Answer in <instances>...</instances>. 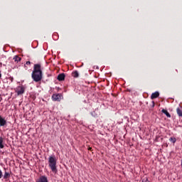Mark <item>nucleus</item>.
Here are the masks:
<instances>
[{
    "label": "nucleus",
    "instance_id": "obj_13",
    "mask_svg": "<svg viewBox=\"0 0 182 182\" xmlns=\"http://www.w3.org/2000/svg\"><path fill=\"white\" fill-rule=\"evenodd\" d=\"M73 77H79V72L77 70H75L72 73Z\"/></svg>",
    "mask_w": 182,
    "mask_h": 182
},
{
    "label": "nucleus",
    "instance_id": "obj_16",
    "mask_svg": "<svg viewBox=\"0 0 182 182\" xmlns=\"http://www.w3.org/2000/svg\"><path fill=\"white\" fill-rule=\"evenodd\" d=\"M26 65H27V66H31V61H27V62L26 63V65H24V68H25L26 70L28 69V67H26Z\"/></svg>",
    "mask_w": 182,
    "mask_h": 182
},
{
    "label": "nucleus",
    "instance_id": "obj_18",
    "mask_svg": "<svg viewBox=\"0 0 182 182\" xmlns=\"http://www.w3.org/2000/svg\"><path fill=\"white\" fill-rule=\"evenodd\" d=\"M0 178H2V171L0 169Z\"/></svg>",
    "mask_w": 182,
    "mask_h": 182
},
{
    "label": "nucleus",
    "instance_id": "obj_19",
    "mask_svg": "<svg viewBox=\"0 0 182 182\" xmlns=\"http://www.w3.org/2000/svg\"><path fill=\"white\" fill-rule=\"evenodd\" d=\"M155 104H154V101H152V107H154Z\"/></svg>",
    "mask_w": 182,
    "mask_h": 182
},
{
    "label": "nucleus",
    "instance_id": "obj_2",
    "mask_svg": "<svg viewBox=\"0 0 182 182\" xmlns=\"http://www.w3.org/2000/svg\"><path fill=\"white\" fill-rule=\"evenodd\" d=\"M58 160L56 159V156L55 155L50 156L48 158V167H50V170L53 173H58V168L56 166V163Z\"/></svg>",
    "mask_w": 182,
    "mask_h": 182
},
{
    "label": "nucleus",
    "instance_id": "obj_6",
    "mask_svg": "<svg viewBox=\"0 0 182 182\" xmlns=\"http://www.w3.org/2000/svg\"><path fill=\"white\" fill-rule=\"evenodd\" d=\"M6 126V120L0 116V127Z\"/></svg>",
    "mask_w": 182,
    "mask_h": 182
},
{
    "label": "nucleus",
    "instance_id": "obj_1",
    "mask_svg": "<svg viewBox=\"0 0 182 182\" xmlns=\"http://www.w3.org/2000/svg\"><path fill=\"white\" fill-rule=\"evenodd\" d=\"M43 74L42 73V67L41 64H35L33 72L31 73V77L34 82H41L42 80Z\"/></svg>",
    "mask_w": 182,
    "mask_h": 182
},
{
    "label": "nucleus",
    "instance_id": "obj_14",
    "mask_svg": "<svg viewBox=\"0 0 182 182\" xmlns=\"http://www.w3.org/2000/svg\"><path fill=\"white\" fill-rule=\"evenodd\" d=\"M11 177V174L8 172L4 173V178L6 180V178H9Z\"/></svg>",
    "mask_w": 182,
    "mask_h": 182
},
{
    "label": "nucleus",
    "instance_id": "obj_3",
    "mask_svg": "<svg viewBox=\"0 0 182 182\" xmlns=\"http://www.w3.org/2000/svg\"><path fill=\"white\" fill-rule=\"evenodd\" d=\"M16 93H17V96H21L25 93V87L23 85L18 86L15 89Z\"/></svg>",
    "mask_w": 182,
    "mask_h": 182
},
{
    "label": "nucleus",
    "instance_id": "obj_15",
    "mask_svg": "<svg viewBox=\"0 0 182 182\" xmlns=\"http://www.w3.org/2000/svg\"><path fill=\"white\" fill-rule=\"evenodd\" d=\"M169 141H171L172 143H176L177 141V139H176L175 137H171L169 139Z\"/></svg>",
    "mask_w": 182,
    "mask_h": 182
},
{
    "label": "nucleus",
    "instance_id": "obj_17",
    "mask_svg": "<svg viewBox=\"0 0 182 182\" xmlns=\"http://www.w3.org/2000/svg\"><path fill=\"white\" fill-rule=\"evenodd\" d=\"M141 182H150L147 178H144L141 181Z\"/></svg>",
    "mask_w": 182,
    "mask_h": 182
},
{
    "label": "nucleus",
    "instance_id": "obj_4",
    "mask_svg": "<svg viewBox=\"0 0 182 182\" xmlns=\"http://www.w3.org/2000/svg\"><path fill=\"white\" fill-rule=\"evenodd\" d=\"M52 100L54 102H60L62 100V94H53L52 95Z\"/></svg>",
    "mask_w": 182,
    "mask_h": 182
},
{
    "label": "nucleus",
    "instance_id": "obj_10",
    "mask_svg": "<svg viewBox=\"0 0 182 182\" xmlns=\"http://www.w3.org/2000/svg\"><path fill=\"white\" fill-rule=\"evenodd\" d=\"M162 113H164V114H166V117H171V115L170 114V113L167 111V109H162Z\"/></svg>",
    "mask_w": 182,
    "mask_h": 182
},
{
    "label": "nucleus",
    "instance_id": "obj_7",
    "mask_svg": "<svg viewBox=\"0 0 182 182\" xmlns=\"http://www.w3.org/2000/svg\"><path fill=\"white\" fill-rule=\"evenodd\" d=\"M160 96V93L159 92H155L151 94V99L153 100V99H157Z\"/></svg>",
    "mask_w": 182,
    "mask_h": 182
},
{
    "label": "nucleus",
    "instance_id": "obj_11",
    "mask_svg": "<svg viewBox=\"0 0 182 182\" xmlns=\"http://www.w3.org/2000/svg\"><path fill=\"white\" fill-rule=\"evenodd\" d=\"M13 59L15 62H16V63H18V62H21V57H19L18 55H15Z\"/></svg>",
    "mask_w": 182,
    "mask_h": 182
},
{
    "label": "nucleus",
    "instance_id": "obj_9",
    "mask_svg": "<svg viewBox=\"0 0 182 182\" xmlns=\"http://www.w3.org/2000/svg\"><path fill=\"white\" fill-rule=\"evenodd\" d=\"M182 107H178L177 109H176V113H177V114H178V116H179L180 117H182Z\"/></svg>",
    "mask_w": 182,
    "mask_h": 182
},
{
    "label": "nucleus",
    "instance_id": "obj_20",
    "mask_svg": "<svg viewBox=\"0 0 182 182\" xmlns=\"http://www.w3.org/2000/svg\"><path fill=\"white\" fill-rule=\"evenodd\" d=\"M89 150H92V148H89Z\"/></svg>",
    "mask_w": 182,
    "mask_h": 182
},
{
    "label": "nucleus",
    "instance_id": "obj_12",
    "mask_svg": "<svg viewBox=\"0 0 182 182\" xmlns=\"http://www.w3.org/2000/svg\"><path fill=\"white\" fill-rule=\"evenodd\" d=\"M5 146L4 145V138L0 136V149H4Z\"/></svg>",
    "mask_w": 182,
    "mask_h": 182
},
{
    "label": "nucleus",
    "instance_id": "obj_5",
    "mask_svg": "<svg viewBox=\"0 0 182 182\" xmlns=\"http://www.w3.org/2000/svg\"><path fill=\"white\" fill-rule=\"evenodd\" d=\"M65 73H61L58 75L57 79L58 80H59V82H62L65 80Z\"/></svg>",
    "mask_w": 182,
    "mask_h": 182
},
{
    "label": "nucleus",
    "instance_id": "obj_21",
    "mask_svg": "<svg viewBox=\"0 0 182 182\" xmlns=\"http://www.w3.org/2000/svg\"><path fill=\"white\" fill-rule=\"evenodd\" d=\"M2 75H1V73H0V77H1Z\"/></svg>",
    "mask_w": 182,
    "mask_h": 182
},
{
    "label": "nucleus",
    "instance_id": "obj_8",
    "mask_svg": "<svg viewBox=\"0 0 182 182\" xmlns=\"http://www.w3.org/2000/svg\"><path fill=\"white\" fill-rule=\"evenodd\" d=\"M36 182H48V178L45 176H42Z\"/></svg>",
    "mask_w": 182,
    "mask_h": 182
}]
</instances>
